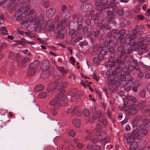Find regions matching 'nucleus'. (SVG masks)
Masks as SVG:
<instances>
[{
	"label": "nucleus",
	"mask_w": 150,
	"mask_h": 150,
	"mask_svg": "<svg viewBox=\"0 0 150 150\" xmlns=\"http://www.w3.org/2000/svg\"><path fill=\"white\" fill-rule=\"evenodd\" d=\"M99 0H96L95 3V5L96 6V10L99 11H104V10L108 8L110 6V5L108 4H104L102 5V3Z\"/></svg>",
	"instance_id": "obj_7"
},
{
	"label": "nucleus",
	"mask_w": 150,
	"mask_h": 150,
	"mask_svg": "<svg viewBox=\"0 0 150 150\" xmlns=\"http://www.w3.org/2000/svg\"><path fill=\"white\" fill-rule=\"evenodd\" d=\"M36 72V70L35 69H29L28 70V76H32L35 75Z\"/></svg>",
	"instance_id": "obj_38"
},
{
	"label": "nucleus",
	"mask_w": 150,
	"mask_h": 150,
	"mask_svg": "<svg viewBox=\"0 0 150 150\" xmlns=\"http://www.w3.org/2000/svg\"><path fill=\"white\" fill-rule=\"evenodd\" d=\"M131 76L129 74H127L125 76V81L127 82V81H129L130 80H132Z\"/></svg>",
	"instance_id": "obj_47"
},
{
	"label": "nucleus",
	"mask_w": 150,
	"mask_h": 150,
	"mask_svg": "<svg viewBox=\"0 0 150 150\" xmlns=\"http://www.w3.org/2000/svg\"><path fill=\"white\" fill-rule=\"evenodd\" d=\"M9 4L8 3V2L7 1H5L2 4V7L4 8H6L7 7H8L9 8Z\"/></svg>",
	"instance_id": "obj_49"
},
{
	"label": "nucleus",
	"mask_w": 150,
	"mask_h": 150,
	"mask_svg": "<svg viewBox=\"0 0 150 150\" xmlns=\"http://www.w3.org/2000/svg\"><path fill=\"white\" fill-rule=\"evenodd\" d=\"M56 10L54 8H50L46 12V16L47 17L51 18L54 14Z\"/></svg>",
	"instance_id": "obj_17"
},
{
	"label": "nucleus",
	"mask_w": 150,
	"mask_h": 150,
	"mask_svg": "<svg viewBox=\"0 0 150 150\" xmlns=\"http://www.w3.org/2000/svg\"><path fill=\"white\" fill-rule=\"evenodd\" d=\"M30 6L27 5L24 9H20L17 12L18 16L16 18L17 21H20L22 20L23 23H27L29 22V16L27 15Z\"/></svg>",
	"instance_id": "obj_4"
},
{
	"label": "nucleus",
	"mask_w": 150,
	"mask_h": 150,
	"mask_svg": "<svg viewBox=\"0 0 150 150\" xmlns=\"http://www.w3.org/2000/svg\"><path fill=\"white\" fill-rule=\"evenodd\" d=\"M102 112L100 110H98L93 115V117L94 119H99L101 116V115L102 114Z\"/></svg>",
	"instance_id": "obj_26"
},
{
	"label": "nucleus",
	"mask_w": 150,
	"mask_h": 150,
	"mask_svg": "<svg viewBox=\"0 0 150 150\" xmlns=\"http://www.w3.org/2000/svg\"><path fill=\"white\" fill-rule=\"evenodd\" d=\"M98 121L105 126L107 125L108 123L106 120L103 116L99 118Z\"/></svg>",
	"instance_id": "obj_24"
},
{
	"label": "nucleus",
	"mask_w": 150,
	"mask_h": 150,
	"mask_svg": "<svg viewBox=\"0 0 150 150\" xmlns=\"http://www.w3.org/2000/svg\"><path fill=\"white\" fill-rule=\"evenodd\" d=\"M109 49L107 46L104 47L101 46L99 47L98 48L99 52L103 53L104 55H106L109 52Z\"/></svg>",
	"instance_id": "obj_11"
},
{
	"label": "nucleus",
	"mask_w": 150,
	"mask_h": 150,
	"mask_svg": "<svg viewBox=\"0 0 150 150\" xmlns=\"http://www.w3.org/2000/svg\"><path fill=\"white\" fill-rule=\"evenodd\" d=\"M144 125H142L139 126V128H136L133 131V134L137 137V139L139 140L141 139L144 136H146L148 134V131L147 129L142 128L144 127Z\"/></svg>",
	"instance_id": "obj_5"
},
{
	"label": "nucleus",
	"mask_w": 150,
	"mask_h": 150,
	"mask_svg": "<svg viewBox=\"0 0 150 150\" xmlns=\"http://www.w3.org/2000/svg\"><path fill=\"white\" fill-rule=\"evenodd\" d=\"M126 97L128 101H132L134 103L137 101L136 99L132 96H128Z\"/></svg>",
	"instance_id": "obj_39"
},
{
	"label": "nucleus",
	"mask_w": 150,
	"mask_h": 150,
	"mask_svg": "<svg viewBox=\"0 0 150 150\" xmlns=\"http://www.w3.org/2000/svg\"><path fill=\"white\" fill-rule=\"evenodd\" d=\"M140 94L141 97L142 98H144L146 96V91L144 90H142L140 91Z\"/></svg>",
	"instance_id": "obj_50"
},
{
	"label": "nucleus",
	"mask_w": 150,
	"mask_h": 150,
	"mask_svg": "<svg viewBox=\"0 0 150 150\" xmlns=\"http://www.w3.org/2000/svg\"><path fill=\"white\" fill-rule=\"evenodd\" d=\"M114 43L112 41V40H110L108 42V45L110 47H113L114 46Z\"/></svg>",
	"instance_id": "obj_53"
},
{
	"label": "nucleus",
	"mask_w": 150,
	"mask_h": 150,
	"mask_svg": "<svg viewBox=\"0 0 150 150\" xmlns=\"http://www.w3.org/2000/svg\"><path fill=\"white\" fill-rule=\"evenodd\" d=\"M139 107L141 109L144 108L148 106L146 104V102L145 101H142L138 104Z\"/></svg>",
	"instance_id": "obj_31"
},
{
	"label": "nucleus",
	"mask_w": 150,
	"mask_h": 150,
	"mask_svg": "<svg viewBox=\"0 0 150 150\" xmlns=\"http://www.w3.org/2000/svg\"><path fill=\"white\" fill-rule=\"evenodd\" d=\"M93 6L92 4L87 3L83 4L81 10L83 12H88L91 11L93 8Z\"/></svg>",
	"instance_id": "obj_9"
},
{
	"label": "nucleus",
	"mask_w": 150,
	"mask_h": 150,
	"mask_svg": "<svg viewBox=\"0 0 150 150\" xmlns=\"http://www.w3.org/2000/svg\"><path fill=\"white\" fill-rule=\"evenodd\" d=\"M137 112V106L134 104H133L130 106L129 109V112L130 114H135Z\"/></svg>",
	"instance_id": "obj_13"
},
{
	"label": "nucleus",
	"mask_w": 150,
	"mask_h": 150,
	"mask_svg": "<svg viewBox=\"0 0 150 150\" xmlns=\"http://www.w3.org/2000/svg\"><path fill=\"white\" fill-rule=\"evenodd\" d=\"M93 144H96L98 142H100L99 139H98V136L97 138H95L91 140Z\"/></svg>",
	"instance_id": "obj_57"
},
{
	"label": "nucleus",
	"mask_w": 150,
	"mask_h": 150,
	"mask_svg": "<svg viewBox=\"0 0 150 150\" xmlns=\"http://www.w3.org/2000/svg\"><path fill=\"white\" fill-rule=\"evenodd\" d=\"M127 68L129 71H133L134 69L133 66L131 65H129Z\"/></svg>",
	"instance_id": "obj_63"
},
{
	"label": "nucleus",
	"mask_w": 150,
	"mask_h": 150,
	"mask_svg": "<svg viewBox=\"0 0 150 150\" xmlns=\"http://www.w3.org/2000/svg\"><path fill=\"white\" fill-rule=\"evenodd\" d=\"M71 16L70 13L68 11H65L62 14L61 17L65 22L66 20L69 18Z\"/></svg>",
	"instance_id": "obj_12"
},
{
	"label": "nucleus",
	"mask_w": 150,
	"mask_h": 150,
	"mask_svg": "<svg viewBox=\"0 0 150 150\" xmlns=\"http://www.w3.org/2000/svg\"><path fill=\"white\" fill-rule=\"evenodd\" d=\"M68 98L66 96H63L62 97L59 101V105L63 106L67 102Z\"/></svg>",
	"instance_id": "obj_14"
},
{
	"label": "nucleus",
	"mask_w": 150,
	"mask_h": 150,
	"mask_svg": "<svg viewBox=\"0 0 150 150\" xmlns=\"http://www.w3.org/2000/svg\"><path fill=\"white\" fill-rule=\"evenodd\" d=\"M50 66V62L48 60H45L43 61L41 68L43 70L46 71Z\"/></svg>",
	"instance_id": "obj_10"
},
{
	"label": "nucleus",
	"mask_w": 150,
	"mask_h": 150,
	"mask_svg": "<svg viewBox=\"0 0 150 150\" xmlns=\"http://www.w3.org/2000/svg\"><path fill=\"white\" fill-rule=\"evenodd\" d=\"M44 87L42 85H40L36 86L35 88V91L39 92L42 91L44 89Z\"/></svg>",
	"instance_id": "obj_34"
},
{
	"label": "nucleus",
	"mask_w": 150,
	"mask_h": 150,
	"mask_svg": "<svg viewBox=\"0 0 150 150\" xmlns=\"http://www.w3.org/2000/svg\"><path fill=\"white\" fill-rule=\"evenodd\" d=\"M130 146L129 150H136L138 147L137 142L136 141L133 142L130 144Z\"/></svg>",
	"instance_id": "obj_21"
},
{
	"label": "nucleus",
	"mask_w": 150,
	"mask_h": 150,
	"mask_svg": "<svg viewBox=\"0 0 150 150\" xmlns=\"http://www.w3.org/2000/svg\"><path fill=\"white\" fill-rule=\"evenodd\" d=\"M47 94L45 92H42L38 95V97L40 99H43L46 97Z\"/></svg>",
	"instance_id": "obj_36"
},
{
	"label": "nucleus",
	"mask_w": 150,
	"mask_h": 150,
	"mask_svg": "<svg viewBox=\"0 0 150 150\" xmlns=\"http://www.w3.org/2000/svg\"><path fill=\"white\" fill-rule=\"evenodd\" d=\"M104 28L107 30H109L111 28L110 26L109 25H106L105 26H101L100 28V30H102L104 29Z\"/></svg>",
	"instance_id": "obj_52"
},
{
	"label": "nucleus",
	"mask_w": 150,
	"mask_h": 150,
	"mask_svg": "<svg viewBox=\"0 0 150 150\" xmlns=\"http://www.w3.org/2000/svg\"><path fill=\"white\" fill-rule=\"evenodd\" d=\"M121 62V61L117 60L113 63H108L106 65L105 67L107 68H108L109 67L111 68L113 67L115 70L118 69L121 67L120 64L122 65L124 64V62Z\"/></svg>",
	"instance_id": "obj_6"
},
{
	"label": "nucleus",
	"mask_w": 150,
	"mask_h": 150,
	"mask_svg": "<svg viewBox=\"0 0 150 150\" xmlns=\"http://www.w3.org/2000/svg\"><path fill=\"white\" fill-rule=\"evenodd\" d=\"M127 82L125 81H122L120 83L121 86L122 87H124L125 86H127Z\"/></svg>",
	"instance_id": "obj_55"
},
{
	"label": "nucleus",
	"mask_w": 150,
	"mask_h": 150,
	"mask_svg": "<svg viewBox=\"0 0 150 150\" xmlns=\"http://www.w3.org/2000/svg\"><path fill=\"white\" fill-rule=\"evenodd\" d=\"M59 19V17L57 16L55 17L54 22L55 23H57V27L55 28H54V26L51 27L49 28V30L50 31H54L55 33L59 34L62 38H64V35L67 34V31L64 26H61L62 24V22H57Z\"/></svg>",
	"instance_id": "obj_3"
},
{
	"label": "nucleus",
	"mask_w": 150,
	"mask_h": 150,
	"mask_svg": "<svg viewBox=\"0 0 150 150\" xmlns=\"http://www.w3.org/2000/svg\"><path fill=\"white\" fill-rule=\"evenodd\" d=\"M40 63L39 61H35L33 63H31L29 66V69L31 68L33 69H35L36 68L38 67Z\"/></svg>",
	"instance_id": "obj_18"
},
{
	"label": "nucleus",
	"mask_w": 150,
	"mask_h": 150,
	"mask_svg": "<svg viewBox=\"0 0 150 150\" xmlns=\"http://www.w3.org/2000/svg\"><path fill=\"white\" fill-rule=\"evenodd\" d=\"M117 53L119 54L120 56H121L125 53V51L123 50L122 46H120L119 47L117 48Z\"/></svg>",
	"instance_id": "obj_22"
},
{
	"label": "nucleus",
	"mask_w": 150,
	"mask_h": 150,
	"mask_svg": "<svg viewBox=\"0 0 150 150\" xmlns=\"http://www.w3.org/2000/svg\"><path fill=\"white\" fill-rule=\"evenodd\" d=\"M100 60L99 59L98 57H95L94 58L93 60V63L95 64H97L98 63Z\"/></svg>",
	"instance_id": "obj_56"
},
{
	"label": "nucleus",
	"mask_w": 150,
	"mask_h": 150,
	"mask_svg": "<svg viewBox=\"0 0 150 150\" xmlns=\"http://www.w3.org/2000/svg\"><path fill=\"white\" fill-rule=\"evenodd\" d=\"M117 13L120 16H122L124 14V11L122 10H117Z\"/></svg>",
	"instance_id": "obj_60"
},
{
	"label": "nucleus",
	"mask_w": 150,
	"mask_h": 150,
	"mask_svg": "<svg viewBox=\"0 0 150 150\" xmlns=\"http://www.w3.org/2000/svg\"><path fill=\"white\" fill-rule=\"evenodd\" d=\"M83 112L84 115L86 117H88L90 114V112L89 110L86 108L84 109Z\"/></svg>",
	"instance_id": "obj_43"
},
{
	"label": "nucleus",
	"mask_w": 150,
	"mask_h": 150,
	"mask_svg": "<svg viewBox=\"0 0 150 150\" xmlns=\"http://www.w3.org/2000/svg\"><path fill=\"white\" fill-rule=\"evenodd\" d=\"M100 33L99 30H96L93 32V36L95 37H97Z\"/></svg>",
	"instance_id": "obj_59"
},
{
	"label": "nucleus",
	"mask_w": 150,
	"mask_h": 150,
	"mask_svg": "<svg viewBox=\"0 0 150 150\" xmlns=\"http://www.w3.org/2000/svg\"><path fill=\"white\" fill-rule=\"evenodd\" d=\"M18 4L17 5L16 2H13L9 4V8L11 10V12H13L15 11L16 9L18 8Z\"/></svg>",
	"instance_id": "obj_15"
},
{
	"label": "nucleus",
	"mask_w": 150,
	"mask_h": 150,
	"mask_svg": "<svg viewBox=\"0 0 150 150\" xmlns=\"http://www.w3.org/2000/svg\"><path fill=\"white\" fill-rule=\"evenodd\" d=\"M72 123L73 125L77 128H79L81 125L80 120L78 119L74 120L72 121Z\"/></svg>",
	"instance_id": "obj_23"
},
{
	"label": "nucleus",
	"mask_w": 150,
	"mask_h": 150,
	"mask_svg": "<svg viewBox=\"0 0 150 150\" xmlns=\"http://www.w3.org/2000/svg\"><path fill=\"white\" fill-rule=\"evenodd\" d=\"M82 111L80 110L78 107H76L75 111V115L76 116H80L82 115Z\"/></svg>",
	"instance_id": "obj_29"
},
{
	"label": "nucleus",
	"mask_w": 150,
	"mask_h": 150,
	"mask_svg": "<svg viewBox=\"0 0 150 150\" xmlns=\"http://www.w3.org/2000/svg\"><path fill=\"white\" fill-rule=\"evenodd\" d=\"M30 8V6L27 14V15L29 16V22H30V26H31V27L33 28H40L42 29V27L40 24V23L44 20V16L43 15H40L38 17L37 16V14L35 12V10L32 9L29 10Z\"/></svg>",
	"instance_id": "obj_1"
},
{
	"label": "nucleus",
	"mask_w": 150,
	"mask_h": 150,
	"mask_svg": "<svg viewBox=\"0 0 150 150\" xmlns=\"http://www.w3.org/2000/svg\"><path fill=\"white\" fill-rule=\"evenodd\" d=\"M41 4L43 5L45 8H47L50 5V2L48 0H46V1L43 0L41 1Z\"/></svg>",
	"instance_id": "obj_33"
},
{
	"label": "nucleus",
	"mask_w": 150,
	"mask_h": 150,
	"mask_svg": "<svg viewBox=\"0 0 150 150\" xmlns=\"http://www.w3.org/2000/svg\"><path fill=\"white\" fill-rule=\"evenodd\" d=\"M55 70L54 68L52 67H49V68L47 69V70H46L47 71V73H49V75L51 74L52 73L54 72Z\"/></svg>",
	"instance_id": "obj_40"
},
{
	"label": "nucleus",
	"mask_w": 150,
	"mask_h": 150,
	"mask_svg": "<svg viewBox=\"0 0 150 150\" xmlns=\"http://www.w3.org/2000/svg\"><path fill=\"white\" fill-rule=\"evenodd\" d=\"M107 76V79L108 81H111V83H113V76L114 75H106Z\"/></svg>",
	"instance_id": "obj_48"
},
{
	"label": "nucleus",
	"mask_w": 150,
	"mask_h": 150,
	"mask_svg": "<svg viewBox=\"0 0 150 150\" xmlns=\"http://www.w3.org/2000/svg\"><path fill=\"white\" fill-rule=\"evenodd\" d=\"M95 130L97 132H101L102 131V127L100 124H97L95 128Z\"/></svg>",
	"instance_id": "obj_35"
},
{
	"label": "nucleus",
	"mask_w": 150,
	"mask_h": 150,
	"mask_svg": "<svg viewBox=\"0 0 150 150\" xmlns=\"http://www.w3.org/2000/svg\"><path fill=\"white\" fill-rule=\"evenodd\" d=\"M78 25V23L76 21L71 22L70 23L69 26L70 28L72 30H76L77 28V26Z\"/></svg>",
	"instance_id": "obj_20"
},
{
	"label": "nucleus",
	"mask_w": 150,
	"mask_h": 150,
	"mask_svg": "<svg viewBox=\"0 0 150 150\" xmlns=\"http://www.w3.org/2000/svg\"><path fill=\"white\" fill-rule=\"evenodd\" d=\"M57 69L63 75L67 73V71L65 69H64L63 67L58 66H57Z\"/></svg>",
	"instance_id": "obj_37"
},
{
	"label": "nucleus",
	"mask_w": 150,
	"mask_h": 150,
	"mask_svg": "<svg viewBox=\"0 0 150 150\" xmlns=\"http://www.w3.org/2000/svg\"><path fill=\"white\" fill-rule=\"evenodd\" d=\"M137 137L133 134V131L132 132V134L130 135L127 138V142L128 143H129L131 142H134V139Z\"/></svg>",
	"instance_id": "obj_19"
},
{
	"label": "nucleus",
	"mask_w": 150,
	"mask_h": 150,
	"mask_svg": "<svg viewBox=\"0 0 150 150\" xmlns=\"http://www.w3.org/2000/svg\"><path fill=\"white\" fill-rule=\"evenodd\" d=\"M59 99V97H58V96H57V97L51 100L50 103V105L52 106L55 105L58 103Z\"/></svg>",
	"instance_id": "obj_27"
},
{
	"label": "nucleus",
	"mask_w": 150,
	"mask_h": 150,
	"mask_svg": "<svg viewBox=\"0 0 150 150\" xmlns=\"http://www.w3.org/2000/svg\"><path fill=\"white\" fill-rule=\"evenodd\" d=\"M70 60L71 63L73 65L76 62L75 60L73 57H70Z\"/></svg>",
	"instance_id": "obj_64"
},
{
	"label": "nucleus",
	"mask_w": 150,
	"mask_h": 150,
	"mask_svg": "<svg viewBox=\"0 0 150 150\" xmlns=\"http://www.w3.org/2000/svg\"><path fill=\"white\" fill-rule=\"evenodd\" d=\"M68 132L69 135L71 136L72 137H74L75 136L76 133L73 130H69L68 131Z\"/></svg>",
	"instance_id": "obj_46"
},
{
	"label": "nucleus",
	"mask_w": 150,
	"mask_h": 150,
	"mask_svg": "<svg viewBox=\"0 0 150 150\" xmlns=\"http://www.w3.org/2000/svg\"><path fill=\"white\" fill-rule=\"evenodd\" d=\"M75 108L76 107H71L67 109L66 112L68 113H71L72 115H74Z\"/></svg>",
	"instance_id": "obj_28"
},
{
	"label": "nucleus",
	"mask_w": 150,
	"mask_h": 150,
	"mask_svg": "<svg viewBox=\"0 0 150 150\" xmlns=\"http://www.w3.org/2000/svg\"><path fill=\"white\" fill-rule=\"evenodd\" d=\"M54 21L52 19L49 20L47 23V25L49 27V28L51 27H54Z\"/></svg>",
	"instance_id": "obj_41"
},
{
	"label": "nucleus",
	"mask_w": 150,
	"mask_h": 150,
	"mask_svg": "<svg viewBox=\"0 0 150 150\" xmlns=\"http://www.w3.org/2000/svg\"><path fill=\"white\" fill-rule=\"evenodd\" d=\"M7 46V43L6 42L2 43L0 46V50H1L6 48Z\"/></svg>",
	"instance_id": "obj_51"
},
{
	"label": "nucleus",
	"mask_w": 150,
	"mask_h": 150,
	"mask_svg": "<svg viewBox=\"0 0 150 150\" xmlns=\"http://www.w3.org/2000/svg\"><path fill=\"white\" fill-rule=\"evenodd\" d=\"M68 85V82L66 81H56L54 83H51L49 85L47 90L49 92L54 89L56 91H59V94L62 95L65 93V90L63 89L66 88Z\"/></svg>",
	"instance_id": "obj_2"
},
{
	"label": "nucleus",
	"mask_w": 150,
	"mask_h": 150,
	"mask_svg": "<svg viewBox=\"0 0 150 150\" xmlns=\"http://www.w3.org/2000/svg\"><path fill=\"white\" fill-rule=\"evenodd\" d=\"M75 30H71L69 33V35H71V38H75L78 35V32L77 31H75Z\"/></svg>",
	"instance_id": "obj_25"
},
{
	"label": "nucleus",
	"mask_w": 150,
	"mask_h": 150,
	"mask_svg": "<svg viewBox=\"0 0 150 150\" xmlns=\"http://www.w3.org/2000/svg\"><path fill=\"white\" fill-rule=\"evenodd\" d=\"M137 18L138 19L142 21L144 19V17L142 15H139L137 16Z\"/></svg>",
	"instance_id": "obj_61"
},
{
	"label": "nucleus",
	"mask_w": 150,
	"mask_h": 150,
	"mask_svg": "<svg viewBox=\"0 0 150 150\" xmlns=\"http://www.w3.org/2000/svg\"><path fill=\"white\" fill-rule=\"evenodd\" d=\"M77 22L79 23H81L83 21V19L82 17L81 16H79L77 18Z\"/></svg>",
	"instance_id": "obj_62"
},
{
	"label": "nucleus",
	"mask_w": 150,
	"mask_h": 150,
	"mask_svg": "<svg viewBox=\"0 0 150 150\" xmlns=\"http://www.w3.org/2000/svg\"><path fill=\"white\" fill-rule=\"evenodd\" d=\"M98 139H99L100 142H108L110 140V138L107 137V133L103 132L98 136Z\"/></svg>",
	"instance_id": "obj_8"
},
{
	"label": "nucleus",
	"mask_w": 150,
	"mask_h": 150,
	"mask_svg": "<svg viewBox=\"0 0 150 150\" xmlns=\"http://www.w3.org/2000/svg\"><path fill=\"white\" fill-rule=\"evenodd\" d=\"M29 61V59L28 58H25L21 60V65L25 64L28 62Z\"/></svg>",
	"instance_id": "obj_44"
},
{
	"label": "nucleus",
	"mask_w": 150,
	"mask_h": 150,
	"mask_svg": "<svg viewBox=\"0 0 150 150\" xmlns=\"http://www.w3.org/2000/svg\"><path fill=\"white\" fill-rule=\"evenodd\" d=\"M132 124L134 127H136L140 124V122L134 119V120L132 122Z\"/></svg>",
	"instance_id": "obj_42"
},
{
	"label": "nucleus",
	"mask_w": 150,
	"mask_h": 150,
	"mask_svg": "<svg viewBox=\"0 0 150 150\" xmlns=\"http://www.w3.org/2000/svg\"><path fill=\"white\" fill-rule=\"evenodd\" d=\"M117 73V71H113L112 69H109L106 73V75H115Z\"/></svg>",
	"instance_id": "obj_30"
},
{
	"label": "nucleus",
	"mask_w": 150,
	"mask_h": 150,
	"mask_svg": "<svg viewBox=\"0 0 150 150\" xmlns=\"http://www.w3.org/2000/svg\"><path fill=\"white\" fill-rule=\"evenodd\" d=\"M113 37L115 39H118L121 37L120 34L119 33V31L117 29L114 30L112 31Z\"/></svg>",
	"instance_id": "obj_16"
},
{
	"label": "nucleus",
	"mask_w": 150,
	"mask_h": 150,
	"mask_svg": "<svg viewBox=\"0 0 150 150\" xmlns=\"http://www.w3.org/2000/svg\"><path fill=\"white\" fill-rule=\"evenodd\" d=\"M103 54L101 53L99 54L98 55V58L100 60V61H102L104 59V56Z\"/></svg>",
	"instance_id": "obj_54"
},
{
	"label": "nucleus",
	"mask_w": 150,
	"mask_h": 150,
	"mask_svg": "<svg viewBox=\"0 0 150 150\" xmlns=\"http://www.w3.org/2000/svg\"><path fill=\"white\" fill-rule=\"evenodd\" d=\"M134 81L132 80H130L129 81L127 82V87H129L131 88L132 87L134 86Z\"/></svg>",
	"instance_id": "obj_45"
},
{
	"label": "nucleus",
	"mask_w": 150,
	"mask_h": 150,
	"mask_svg": "<svg viewBox=\"0 0 150 150\" xmlns=\"http://www.w3.org/2000/svg\"><path fill=\"white\" fill-rule=\"evenodd\" d=\"M100 146L97 145H93V149L95 150H100Z\"/></svg>",
	"instance_id": "obj_58"
},
{
	"label": "nucleus",
	"mask_w": 150,
	"mask_h": 150,
	"mask_svg": "<svg viewBox=\"0 0 150 150\" xmlns=\"http://www.w3.org/2000/svg\"><path fill=\"white\" fill-rule=\"evenodd\" d=\"M47 71H46L43 70L40 74L41 78L43 79H45L48 77L49 75V73H47Z\"/></svg>",
	"instance_id": "obj_32"
}]
</instances>
